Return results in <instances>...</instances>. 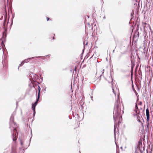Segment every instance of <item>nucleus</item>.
Returning a JSON list of instances; mask_svg holds the SVG:
<instances>
[{
  "instance_id": "nucleus-1",
  "label": "nucleus",
  "mask_w": 153,
  "mask_h": 153,
  "mask_svg": "<svg viewBox=\"0 0 153 153\" xmlns=\"http://www.w3.org/2000/svg\"><path fill=\"white\" fill-rule=\"evenodd\" d=\"M120 101H117V103L114 106L113 112V119L114 120L116 121L117 120L118 117H119L120 114L121 108L120 106Z\"/></svg>"
},
{
  "instance_id": "nucleus-2",
  "label": "nucleus",
  "mask_w": 153,
  "mask_h": 153,
  "mask_svg": "<svg viewBox=\"0 0 153 153\" xmlns=\"http://www.w3.org/2000/svg\"><path fill=\"white\" fill-rule=\"evenodd\" d=\"M10 127L11 129L12 127L13 129V130L14 134L13 135V140L14 141H15L16 140L17 138V136L18 135V133L17 132V130L16 129V125L14 122H13L11 123Z\"/></svg>"
},
{
  "instance_id": "nucleus-3",
  "label": "nucleus",
  "mask_w": 153,
  "mask_h": 153,
  "mask_svg": "<svg viewBox=\"0 0 153 153\" xmlns=\"http://www.w3.org/2000/svg\"><path fill=\"white\" fill-rule=\"evenodd\" d=\"M38 97L36 99V101L35 102V103L33 104L32 106V108L33 109V110L34 111V112L35 111V107L37 104L38 102Z\"/></svg>"
},
{
  "instance_id": "nucleus-4",
  "label": "nucleus",
  "mask_w": 153,
  "mask_h": 153,
  "mask_svg": "<svg viewBox=\"0 0 153 153\" xmlns=\"http://www.w3.org/2000/svg\"><path fill=\"white\" fill-rule=\"evenodd\" d=\"M134 111L137 114H139L140 111L139 110V109L138 107L137 104V103H136L135 105V109Z\"/></svg>"
},
{
  "instance_id": "nucleus-5",
  "label": "nucleus",
  "mask_w": 153,
  "mask_h": 153,
  "mask_svg": "<svg viewBox=\"0 0 153 153\" xmlns=\"http://www.w3.org/2000/svg\"><path fill=\"white\" fill-rule=\"evenodd\" d=\"M142 146V143L141 141H139L138 142V145L135 147H137V149H140V147H141Z\"/></svg>"
},
{
  "instance_id": "nucleus-6",
  "label": "nucleus",
  "mask_w": 153,
  "mask_h": 153,
  "mask_svg": "<svg viewBox=\"0 0 153 153\" xmlns=\"http://www.w3.org/2000/svg\"><path fill=\"white\" fill-rule=\"evenodd\" d=\"M139 36V33L138 32L137 30H136L135 32L134 36L135 37H138Z\"/></svg>"
},
{
  "instance_id": "nucleus-7",
  "label": "nucleus",
  "mask_w": 153,
  "mask_h": 153,
  "mask_svg": "<svg viewBox=\"0 0 153 153\" xmlns=\"http://www.w3.org/2000/svg\"><path fill=\"white\" fill-rule=\"evenodd\" d=\"M43 81V77H42L40 74H39V85L40 84V83L42 82Z\"/></svg>"
},
{
  "instance_id": "nucleus-8",
  "label": "nucleus",
  "mask_w": 153,
  "mask_h": 153,
  "mask_svg": "<svg viewBox=\"0 0 153 153\" xmlns=\"http://www.w3.org/2000/svg\"><path fill=\"white\" fill-rule=\"evenodd\" d=\"M117 121V120L116 121H115L114 120V122H115V124L114 125V136H115L116 135V130L117 128V124H116V121Z\"/></svg>"
},
{
  "instance_id": "nucleus-9",
  "label": "nucleus",
  "mask_w": 153,
  "mask_h": 153,
  "mask_svg": "<svg viewBox=\"0 0 153 153\" xmlns=\"http://www.w3.org/2000/svg\"><path fill=\"white\" fill-rule=\"evenodd\" d=\"M45 56H39V61L43 60L45 61Z\"/></svg>"
},
{
  "instance_id": "nucleus-10",
  "label": "nucleus",
  "mask_w": 153,
  "mask_h": 153,
  "mask_svg": "<svg viewBox=\"0 0 153 153\" xmlns=\"http://www.w3.org/2000/svg\"><path fill=\"white\" fill-rule=\"evenodd\" d=\"M134 10H132V11L131 13V20H132L134 18Z\"/></svg>"
},
{
  "instance_id": "nucleus-11",
  "label": "nucleus",
  "mask_w": 153,
  "mask_h": 153,
  "mask_svg": "<svg viewBox=\"0 0 153 153\" xmlns=\"http://www.w3.org/2000/svg\"><path fill=\"white\" fill-rule=\"evenodd\" d=\"M146 118H147V123L149 122V120L150 118V114H146Z\"/></svg>"
},
{
  "instance_id": "nucleus-12",
  "label": "nucleus",
  "mask_w": 153,
  "mask_h": 153,
  "mask_svg": "<svg viewBox=\"0 0 153 153\" xmlns=\"http://www.w3.org/2000/svg\"><path fill=\"white\" fill-rule=\"evenodd\" d=\"M96 75L98 77L100 80L101 79V77L102 76V74H101L100 76H99V75H98V74L97 72Z\"/></svg>"
},
{
  "instance_id": "nucleus-13",
  "label": "nucleus",
  "mask_w": 153,
  "mask_h": 153,
  "mask_svg": "<svg viewBox=\"0 0 153 153\" xmlns=\"http://www.w3.org/2000/svg\"><path fill=\"white\" fill-rule=\"evenodd\" d=\"M5 20H4V23L3 24V27L5 30V31L6 30H7V29L6 28H5Z\"/></svg>"
},
{
  "instance_id": "nucleus-14",
  "label": "nucleus",
  "mask_w": 153,
  "mask_h": 153,
  "mask_svg": "<svg viewBox=\"0 0 153 153\" xmlns=\"http://www.w3.org/2000/svg\"><path fill=\"white\" fill-rule=\"evenodd\" d=\"M40 90H41V88L40 87V86H39V102L41 99L40 98Z\"/></svg>"
},
{
  "instance_id": "nucleus-15",
  "label": "nucleus",
  "mask_w": 153,
  "mask_h": 153,
  "mask_svg": "<svg viewBox=\"0 0 153 153\" xmlns=\"http://www.w3.org/2000/svg\"><path fill=\"white\" fill-rule=\"evenodd\" d=\"M138 114H137V113L136 114H133L134 116L135 117L136 116L137 117V118L138 119V117H139V118H140V117L138 115Z\"/></svg>"
},
{
  "instance_id": "nucleus-16",
  "label": "nucleus",
  "mask_w": 153,
  "mask_h": 153,
  "mask_svg": "<svg viewBox=\"0 0 153 153\" xmlns=\"http://www.w3.org/2000/svg\"><path fill=\"white\" fill-rule=\"evenodd\" d=\"M146 114H149V111L148 108H147L146 109Z\"/></svg>"
},
{
  "instance_id": "nucleus-17",
  "label": "nucleus",
  "mask_w": 153,
  "mask_h": 153,
  "mask_svg": "<svg viewBox=\"0 0 153 153\" xmlns=\"http://www.w3.org/2000/svg\"><path fill=\"white\" fill-rule=\"evenodd\" d=\"M51 56V55L50 54H48V55H46L45 56V58L46 57H47L48 59H49Z\"/></svg>"
},
{
  "instance_id": "nucleus-18",
  "label": "nucleus",
  "mask_w": 153,
  "mask_h": 153,
  "mask_svg": "<svg viewBox=\"0 0 153 153\" xmlns=\"http://www.w3.org/2000/svg\"><path fill=\"white\" fill-rule=\"evenodd\" d=\"M134 66H133V65H131V71H133V68H134Z\"/></svg>"
},
{
  "instance_id": "nucleus-19",
  "label": "nucleus",
  "mask_w": 153,
  "mask_h": 153,
  "mask_svg": "<svg viewBox=\"0 0 153 153\" xmlns=\"http://www.w3.org/2000/svg\"><path fill=\"white\" fill-rule=\"evenodd\" d=\"M46 19H47V21H49L50 20H51V19H50L49 17H46Z\"/></svg>"
},
{
  "instance_id": "nucleus-20",
  "label": "nucleus",
  "mask_w": 153,
  "mask_h": 153,
  "mask_svg": "<svg viewBox=\"0 0 153 153\" xmlns=\"http://www.w3.org/2000/svg\"><path fill=\"white\" fill-rule=\"evenodd\" d=\"M140 118H139V117H138V119L137 118V120L139 122H140Z\"/></svg>"
},
{
  "instance_id": "nucleus-21",
  "label": "nucleus",
  "mask_w": 153,
  "mask_h": 153,
  "mask_svg": "<svg viewBox=\"0 0 153 153\" xmlns=\"http://www.w3.org/2000/svg\"><path fill=\"white\" fill-rule=\"evenodd\" d=\"M111 79H112V81H111V83L112 85H113V79L112 78V76H111Z\"/></svg>"
},
{
  "instance_id": "nucleus-22",
  "label": "nucleus",
  "mask_w": 153,
  "mask_h": 153,
  "mask_svg": "<svg viewBox=\"0 0 153 153\" xmlns=\"http://www.w3.org/2000/svg\"><path fill=\"white\" fill-rule=\"evenodd\" d=\"M104 70H103L102 71H101V72H102V75L103 74V73H104Z\"/></svg>"
},
{
  "instance_id": "nucleus-23",
  "label": "nucleus",
  "mask_w": 153,
  "mask_h": 153,
  "mask_svg": "<svg viewBox=\"0 0 153 153\" xmlns=\"http://www.w3.org/2000/svg\"><path fill=\"white\" fill-rule=\"evenodd\" d=\"M147 128L149 127V123H147Z\"/></svg>"
},
{
  "instance_id": "nucleus-24",
  "label": "nucleus",
  "mask_w": 153,
  "mask_h": 153,
  "mask_svg": "<svg viewBox=\"0 0 153 153\" xmlns=\"http://www.w3.org/2000/svg\"><path fill=\"white\" fill-rule=\"evenodd\" d=\"M139 104L140 105H142V102H140V101L139 102Z\"/></svg>"
},
{
  "instance_id": "nucleus-25",
  "label": "nucleus",
  "mask_w": 153,
  "mask_h": 153,
  "mask_svg": "<svg viewBox=\"0 0 153 153\" xmlns=\"http://www.w3.org/2000/svg\"><path fill=\"white\" fill-rule=\"evenodd\" d=\"M135 153H136L137 152V147H135Z\"/></svg>"
},
{
  "instance_id": "nucleus-26",
  "label": "nucleus",
  "mask_w": 153,
  "mask_h": 153,
  "mask_svg": "<svg viewBox=\"0 0 153 153\" xmlns=\"http://www.w3.org/2000/svg\"><path fill=\"white\" fill-rule=\"evenodd\" d=\"M139 150H140L141 153H143V151L140 149Z\"/></svg>"
},
{
  "instance_id": "nucleus-27",
  "label": "nucleus",
  "mask_w": 153,
  "mask_h": 153,
  "mask_svg": "<svg viewBox=\"0 0 153 153\" xmlns=\"http://www.w3.org/2000/svg\"><path fill=\"white\" fill-rule=\"evenodd\" d=\"M84 49H83V50H82V53L81 54H82V55L83 54V51H84Z\"/></svg>"
},
{
  "instance_id": "nucleus-28",
  "label": "nucleus",
  "mask_w": 153,
  "mask_h": 153,
  "mask_svg": "<svg viewBox=\"0 0 153 153\" xmlns=\"http://www.w3.org/2000/svg\"><path fill=\"white\" fill-rule=\"evenodd\" d=\"M52 39H53L54 40V39H55V37H53L52 38Z\"/></svg>"
},
{
  "instance_id": "nucleus-29",
  "label": "nucleus",
  "mask_w": 153,
  "mask_h": 153,
  "mask_svg": "<svg viewBox=\"0 0 153 153\" xmlns=\"http://www.w3.org/2000/svg\"><path fill=\"white\" fill-rule=\"evenodd\" d=\"M116 153H119V152H118L117 150V152Z\"/></svg>"
},
{
  "instance_id": "nucleus-30",
  "label": "nucleus",
  "mask_w": 153,
  "mask_h": 153,
  "mask_svg": "<svg viewBox=\"0 0 153 153\" xmlns=\"http://www.w3.org/2000/svg\"><path fill=\"white\" fill-rule=\"evenodd\" d=\"M113 93H114V90L113 89Z\"/></svg>"
},
{
  "instance_id": "nucleus-31",
  "label": "nucleus",
  "mask_w": 153,
  "mask_h": 153,
  "mask_svg": "<svg viewBox=\"0 0 153 153\" xmlns=\"http://www.w3.org/2000/svg\"><path fill=\"white\" fill-rule=\"evenodd\" d=\"M88 45V42H87L86 44V45Z\"/></svg>"
},
{
  "instance_id": "nucleus-32",
  "label": "nucleus",
  "mask_w": 153,
  "mask_h": 153,
  "mask_svg": "<svg viewBox=\"0 0 153 153\" xmlns=\"http://www.w3.org/2000/svg\"><path fill=\"white\" fill-rule=\"evenodd\" d=\"M21 144L22 145V144H23V143L22 142L21 143Z\"/></svg>"
},
{
  "instance_id": "nucleus-33",
  "label": "nucleus",
  "mask_w": 153,
  "mask_h": 153,
  "mask_svg": "<svg viewBox=\"0 0 153 153\" xmlns=\"http://www.w3.org/2000/svg\"><path fill=\"white\" fill-rule=\"evenodd\" d=\"M85 42H83V44H84V43H85Z\"/></svg>"
},
{
  "instance_id": "nucleus-34",
  "label": "nucleus",
  "mask_w": 153,
  "mask_h": 153,
  "mask_svg": "<svg viewBox=\"0 0 153 153\" xmlns=\"http://www.w3.org/2000/svg\"><path fill=\"white\" fill-rule=\"evenodd\" d=\"M91 97V99H92V98H93V97Z\"/></svg>"
},
{
  "instance_id": "nucleus-35",
  "label": "nucleus",
  "mask_w": 153,
  "mask_h": 153,
  "mask_svg": "<svg viewBox=\"0 0 153 153\" xmlns=\"http://www.w3.org/2000/svg\"><path fill=\"white\" fill-rule=\"evenodd\" d=\"M114 50L113 51V52H114Z\"/></svg>"
},
{
  "instance_id": "nucleus-36",
  "label": "nucleus",
  "mask_w": 153,
  "mask_h": 153,
  "mask_svg": "<svg viewBox=\"0 0 153 153\" xmlns=\"http://www.w3.org/2000/svg\"><path fill=\"white\" fill-rule=\"evenodd\" d=\"M120 148H121V149H122V147H120Z\"/></svg>"
},
{
  "instance_id": "nucleus-37",
  "label": "nucleus",
  "mask_w": 153,
  "mask_h": 153,
  "mask_svg": "<svg viewBox=\"0 0 153 153\" xmlns=\"http://www.w3.org/2000/svg\"><path fill=\"white\" fill-rule=\"evenodd\" d=\"M105 18V17H103V18Z\"/></svg>"
},
{
  "instance_id": "nucleus-38",
  "label": "nucleus",
  "mask_w": 153,
  "mask_h": 153,
  "mask_svg": "<svg viewBox=\"0 0 153 153\" xmlns=\"http://www.w3.org/2000/svg\"><path fill=\"white\" fill-rule=\"evenodd\" d=\"M37 88H37H36H36Z\"/></svg>"
},
{
  "instance_id": "nucleus-39",
  "label": "nucleus",
  "mask_w": 153,
  "mask_h": 153,
  "mask_svg": "<svg viewBox=\"0 0 153 153\" xmlns=\"http://www.w3.org/2000/svg\"><path fill=\"white\" fill-rule=\"evenodd\" d=\"M36 87H37V86L36 85Z\"/></svg>"
}]
</instances>
